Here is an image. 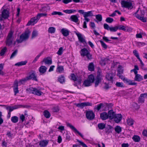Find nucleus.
Instances as JSON below:
<instances>
[{"instance_id": "1", "label": "nucleus", "mask_w": 147, "mask_h": 147, "mask_svg": "<svg viewBox=\"0 0 147 147\" xmlns=\"http://www.w3.org/2000/svg\"><path fill=\"white\" fill-rule=\"evenodd\" d=\"M4 106L6 107V109L9 111L7 115V117L8 119L10 118V117L11 112L13 111L14 110L21 107L27 108L29 107L28 105H15L12 107L5 105H4Z\"/></svg>"}, {"instance_id": "2", "label": "nucleus", "mask_w": 147, "mask_h": 147, "mask_svg": "<svg viewBox=\"0 0 147 147\" xmlns=\"http://www.w3.org/2000/svg\"><path fill=\"white\" fill-rule=\"evenodd\" d=\"M13 32L10 30L7 35L5 41V44L7 46H10L13 42L14 45L16 44V42L14 41V38L13 36Z\"/></svg>"}, {"instance_id": "3", "label": "nucleus", "mask_w": 147, "mask_h": 147, "mask_svg": "<svg viewBox=\"0 0 147 147\" xmlns=\"http://www.w3.org/2000/svg\"><path fill=\"white\" fill-rule=\"evenodd\" d=\"M103 76L100 70H98L97 72V76L96 78H94V86L97 87L103 79Z\"/></svg>"}, {"instance_id": "4", "label": "nucleus", "mask_w": 147, "mask_h": 147, "mask_svg": "<svg viewBox=\"0 0 147 147\" xmlns=\"http://www.w3.org/2000/svg\"><path fill=\"white\" fill-rule=\"evenodd\" d=\"M81 56H86L88 59L90 60L92 59V55L90 52L86 48L82 49L80 52Z\"/></svg>"}, {"instance_id": "5", "label": "nucleus", "mask_w": 147, "mask_h": 147, "mask_svg": "<svg viewBox=\"0 0 147 147\" xmlns=\"http://www.w3.org/2000/svg\"><path fill=\"white\" fill-rule=\"evenodd\" d=\"M94 78L92 74L90 75L88 77V79L85 80L83 83V85L87 87L90 86L91 83L94 82Z\"/></svg>"}, {"instance_id": "6", "label": "nucleus", "mask_w": 147, "mask_h": 147, "mask_svg": "<svg viewBox=\"0 0 147 147\" xmlns=\"http://www.w3.org/2000/svg\"><path fill=\"white\" fill-rule=\"evenodd\" d=\"M26 90L29 91L30 93H32L38 96L41 95L43 93L40 90L32 87H30L29 88L27 89Z\"/></svg>"}, {"instance_id": "7", "label": "nucleus", "mask_w": 147, "mask_h": 147, "mask_svg": "<svg viewBox=\"0 0 147 147\" xmlns=\"http://www.w3.org/2000/svg\"><path fill=\"white\" fill-rule=\"evenodd\" d=\"M122 7L127 8L128 9H131L133 8V6L131 2L122 0L121 2Z\"/></svg>"}, {"instance_id": "8", "label": "nucleus", "mask_w": 147, "mask_h": 147, "mask_svg": "<svg viewBox=\"0 0 147 147\" xmlns=\"http://www.w3.org/2000/svg\"><path fill=\"white\" fill-rule=\"evenodd\" d=\"M30 32L28 29H27L24 33L20 36V38L21 39L24 40L28 38Z\"/></svg>"}, {"instance_id": "9", "label": "nucleus", "mask_w": 147, "mask_h": 147, "mask_svg": "<svg viewBox=\"0 0 147 147\" xmlns=\"http://www.w3.org/2000/svg\"><path fill=\"white\" fill-rule=\"evenodd\" d=\"M86 117L87 119L90 120L93 119L95 117V115L92 111H87L86 112Z\"/></svg>"}, {"instance_id": "10", "label": "nucleus", "mask_w": 147, "mask_h": 147, "mask_svg": "<svg viewBox=\"0 0 147 147\" xmlns=\"http://www.w3.org/2000/svg\"><path fill=\"white\" fill-rule=\"evenodd\" d=\"M67 126V127H69L72 130H73L74 132L76 134H78L82 138H83L84 137L83 135L73 125H71L70 123L67 122L66 123Z\"/></svg>"}, {"instance_id": "11", "label": "nucleus", "mask_w": 147, "mask_h": 147, "mask_svg": "<svg viewBox=\"0 0 147 147\" xmlns=\"http://www.w3.org/2000/svg\"><path fill=\"white\" fill-rule=\"evenodd\" d=\"M139 9L140 8H139L138 9L135 13L133 14V15L142 22H146V18L143 16H140L138 14V13L139 12Z\"/></svg>"}, {"instance_id": "12", "label": "nucleus", "mask_w": 147, "mask_h": 147, "mask_svg": "<svg viewBox=\"0 0 147 147\" xmlns=\"http://www.w3.org/2000/svg\"><path fill=\"white\" fill-rule=\"evenodd\" d=\"M147 98V93L141 94L138 98V103H144V99Z\"/></svg>"}, {"instance_id": "13", "label": "nucleus", "mask_w": 147, "mask_h": 147, "mask_svg": "<svg viewBox=\"0 0 147 147\" xmlns=\"http://www.w3.org/2000/svg\"><path fill=\"white\" fill-rule=\"evenodd\" d=\"M39 20L37 16L34 17L30 19L27 24V25L30 26L31 25H34L35 24L37 23Z\"/></svg>"}, {"instance_id": "14", "label": "nucleus", "mask_w": 147, "mask_h": 147, "mask_svg": "<svg viewBox=\"0 0 147 147\" xmlns=\"http://www.w3.org/2000/svg\"><path fill=\"white\" fill-rule=\"evenodd\" d=\"M2 17L0 18V20H3V18H7L9 17V13L6 9H4L2 12Z\"/></svg>"}, {"instance_id": "15", "label": "nucleus", "mask_w": 147, "mask_h": 147, "mask_svg": "<svg viewBox=\"0 0 147 147\" xmlns=\"http://www.w3.org/2000/svg\"><path fill=\"white\" fill-rule=\"evenodd\" d=\"M92 104L89 102H82L80 103L76 104V105L77 107L83 109L84 107L91 106Z\"/></svg>"}, {"instance_id": "16", "label": "nucleus", "mask_w": 147, "mask_h": 147, "mask_svg": "<svg viewBox=\"0 0 147 147\" xmlns=\"http://www.w3.org/2000/svg\"><path fill=\"white\" fill-rule=\"evenodd\" d=\"M93 16L92 12V11H88L87 12H85V14L84 15V20L85 21L88 22L89 20L90 19L88 18L87 17L88 16Z\"/></svg>"}, {"instance_id": "17", "label": "nucleus", "mask_w": 147, "mask_h": 147, "mask_svg": "<svg viewBox=\"0 0 147 147\" xmlns=\"http://www.w3.org/2000/svg\"><path fill=\"white\" fill-rule=\"evenodd\" d=\"M76 34L77 36L79 41L81 43H86V42L84 39L83 38L82 35L79 32H76Z\"/></svg>"}, {"instance_id": "18", "label": "nucleus", "mask_w": 147, "mask_h": 147, "mask_svg": "<svg viewBox=\"0 0 147 147\" xmlns=\"http://www.w3.org/2000/svg\"><path fill=\"white\" fill-rule=\"evenodd\" d=\"M42 62H44L46 65L47 64L48 65L51 64L52 63V60L49 57L44 58Z\"/></svg>"}, {"instance_id": "19", "label": "nucleus", "mask_w": 147, "mask_h": 147, "mask_svg": "<svg viewBox=\"0 0 147 147\" xmlns=\"http://www.w3.org/2000/svg\"><path fill=\"white\" fill-rule=\"evenodd\" d=\"M28 80L32 79L36 81H37V79L36 78L35 74L34 72H32L28 76L26 77Z\"/></svg>"}, {"instance_id": "20", "label": "nucleus", "mask_w": 147, "mask_h": 147, "mask_svg": "<svg viewBox=\"0 0 147 147\" xmlns=\"http://www.w3.org/2000/svg\"><path fill=\"white\" fill-rule=\"evenodd\" d=\"M114 118L115 122L116 123H118L121 120L122 116L121 114H117L115 115Z\"/></svg>"}, {"instance_id": "21", "label": "nucleus", "mask_w": 147, "mask_h": 147, "mask_svg": "<svg viewBox=\"0 0 147 147\" xmlns=\"http://www.w3.org/2000/svg\"><path fill=\"white\" fill-rule=\"evenodd\" d=\"M108 115L109 119H112L114 118L116 114L113 111L111 110L108 111Z\"/></svg>"}, {"instance_id": "22", "label": "nucleus", "mask_w": 147, "mask_h": 147, "mask_svg": "<svg viewBox=\"0 0 147 147\" xmlns=\"http://www.w3.org/2000/svg\"><path fill=\"white\" fill-rule=\"evenodd\" d=\"M115 74L114 73L108 74L106 77V78L109 81H113V77L115 76Z\"/></svg>"}, {"instance_id": "23", "label": "nucleus", "mask_w": 147, "mask_h": 147, "mask_svg": "<svg viewBox=\"0 0 147 147\" xmlns=\"http://www.w3.org/2000/svg\"><path fill=\"white\" fill-rule=\"evenodd\" d=\"M61 32L65 36H67L69 34V31L68 30L63 28L61 30Z\"/></svg>"}, {"instance_id": "24", "label": "nucleus", "mask_w": 147, "mask_h": 147, "mask_svg": "<svg viewBox=\"0 0 147 147\" xmlns=\"http://www.w3.org/2000/svg\"><path fill=\"white\" fill-rule=\"evenodd\" d=\"M100 117L103 120H106L109 118L108 115L107 113L104 112L100 114Z\"/></svg>"}, {"instance_id": "25", "label": "nucleus", "mask_w": 147, "mask_h": 147, "mask_svg": "<svg viewBox=\"0 0 147 147\" xmlns=\"http://www.w3.org/2000/svg\"><path fill=\"white\" fill-rule=\"evenodd\" d=\"M124 82L129 85H136L137 83L135 82H133L132 80L126 78Z\"/></svg>"}, {"instance_id": "26", "label": "nucleus", "mask_w": 147, "mask_h": 147, "mask_svg": "<svg viewBox=\"0 0 147 147\" xmlns=\"http://www.w3.org/2000/svg\"><path fill=\"white\" fill-rule=\"evenodd\" d=\"M113 129V127L110 125H108V126L105 129V131L107 134H109L112 132L111 130Z\"/></svg>"}, {"instance_id": "27", "label": "nucleus", "mask_w": 147, "mask_h": 147, "mask_svg": "<svg viewBox=\"0 0 147 147\" xmlns=\"http://www.w3.org/2000/svg\"><path fill=\"white\" fill-rule=\"evenodd\" d=\"M135 74L136 76L134 78L135 80L137 81L140 82L143 80V77L140 74H138L137 73V74Z\"/></svg>"}, {"instance_id": "28", "label": "nucleus", "mask_w": 147, "mask_h": 147, "mask_svg": "<svg viewBox=\"0 0 147 147\" xmlns=\"http://www.w3.org/2000/svg\"><path fill=\"white\" fill-rule=\"evenodd\" d=\"M48 141L44 140L40 141L39 142V145L41 147H45L48 144Z\"/></svg>"}, {"instance_id": "29", "label": "nucleus", "mask_w": 147, "mask_h": 147, "mask_svg": "<svg viewBox=\"0 0 147 147\" xmlns=\"http://www.w3.org/2000/svg\"><path fill=\"white\" fill-rule=\"evenodd\" d=\"M47 68L44 66H41L39 69V72L42 74H44L46 71Z\"/></svg>"}, {"instance_id": "30", "label": "nucleus", "mask_w": 147, "mask_h": 147, "mask_svg": "<svg viewBox=\"0 0 147 147\" xmlns=\"http://www.w3.org/2000/svg\"><path fill=\"white\" fill-rule=\"evenodd\" d=\"M70 19L72 21L76 23L78 22V18L76 15L71 16L70 17Z\"/></svg>"}, {"instance_id": "31", "label": "nucleus", "mask_w": 147, "mask_h": 147, "mask_svg": "<svg viewBox=\"0 0 147 147\" xmlns=\"http://www.w3.org/2000/svg\"><path fill=\"white\" fill-rule=\"evenodd\" d=\"M88 69L90 71H94V65L93 63H89L88 67Z\"/></svg>"}, {"instance_id": "32", "label": "nucleus", "mask_w": 147, "mask_h": 147, "mask_svg": "<svg viewBox=\"0 0 147 147\" xmlns=\"http://www.w3.org/2000/svg\"><path fill=\"white\" fill-rule=\"evenodd\" d=\"M64 70V68L62 66L58 65L57 69V71L59 73H61L63 72Z\"/></svg>"}, {"instance_id": "33", "label": "nucleus", "mask_w": 147, "mask_h": 147, "mask_svg": "<svg viewBox=\"0 0 147 147\" xmlns=\"http://www.w3.org/2000/svg\"><path fill=\"white\" fill-rule=\"evenodd\" d=\"M103 107V104L102 103H100L95 106L94 108V109L99 111L102 107Z\"/></svg>"}, {"instance_id": "34", "label": "nucleus", "mask_w": 147, "mask_h": 147, "mask_svg": "<svg viewBox=\"0 0 147 147\" xmlns=\"http://www.w3.org/2000/svg\"><path fill=\"white\" fill-rule=\"evenodd\" d=\"M132 139L134 142H139L140 141V137L136 135H134Z\"/></svg>"}, {"instance_id": "35", "label": "nucleus", "mask_w": 147, "mask_h": 147, "mask_svg": "<svg viewBox=\"0 0 147 147\" xmlns=\"http://www.w3.org/2000/svg\"><path fill=\"white\" fill-rule=\"evenodd\" d=\"M11 120L13 123H16L18 121V118L16 116H14L11 117Z\"/></svg>"}, {"instance_id": "36", "label": "nucleus", "mask_w": 147, "mask_h": 147, "mask_svg": "<svg viewBox=\"0 0 147 147\" xmlns=\"http://www.w3.org/2000/svg\"><path fill=\"white\" fill-rule=\"evenodd\" d=\"M27 61H22L20 62H19L15 64V65H17L18 66H22L23 65H25L27 63Z\"/></svg>"}, {"instance_id": "37", "label": "nucleus", "mask_w": 147, "mask_h": 147, "mask_svg": "<svg viewBox=\"0 0 147 147\" xmlns=\"http://www.w3.org/2000/svg\"><path fill=\"white\" fill-rule=\"evenodd\" d=\"M55 31V28L53 27H49L48 30V32L51 34L54 33Z\"/></svg>"}, {"instance_id": "38", "label": "nucleus", "mask_w": 147, "mask_h": 147, "mask_svg": "<svg viewBox=\"0 0 147 147\" xmlns=\"http://www.w3.org/2000/svg\"><path fill=\"white\" fill-rule=\"evenodd\" d=\"M76 11V10H73L71 9H66L63 11V12H64L65 13L68 14L71 13Z\"/></svg>"}, {"instance_id": "39", "label": "nucleus", "mask_w": 147, "mask_h": 147, "mask_svg": "<svg viewBox=\"0 0 147 147\" xmlns=\"http://www.w3.org/2000/svg\"><path fill=\"white\" fill-rule=\"evenodd\" d=\"M58 81L61 83L63 84L65 82V78L64 76H61L58 78Z\"/></svg>"}, {"instance_id": "40", "label": "nucleus", "mask_w": 147, "mask_h": 147, "mask_svg": "<svg viewBox=\"0 0 147 147\" xmlns=\"http://www.w3.org/2000/svg\"><path fill=\"white\" fill-rule=\"evenodd\" d=\"M98 126L99 129H103L105 128V125L103 123H100L98 124Z\"/></svg>"}, {"instance_id": "41", "label": "nucleus", "mask_w": 147, "mask_h": 147, "mask_svg": "<svg viewBox=\"0 0 147 147\" xmlns=\"http://www.w3.org/2000/svg\"><path fill=\"white\" fill-rule=\"evenodd\" d=\"M115 131L118 134L120 133L121 131V128L118 126H116L115 128Z\"/></svg>"}, {"instance_id": "42", "label": "nucleus", "mask_w": 147, "mask_h": 147, "mask_svg": "<svg viewBox=\"0 0 147 147\" xmlns=\"http://www.w3.org/2000/svg\"><path fill=\"white\" fill-rule=\"evenodd\" d=\"M44 116L47 118H49L51 116L50 113L47 110H45L44 112Z\"/></svg>"}, {"instance_id": "43", "label": "nucleus", "mask_w": 147, "mask_h": 147, "mask_svg": "<svg viewBox=\"0 0 147 147\" xmlns=\"http://www.w3.org/2000/svg\"><path fill=\"white\" fill-rule=\"evenodd\" d=\"M28 80L27 77L24 78L20 80L19 82V83L20 84H23L27 80Z\"/></svg>"}, {"instance_id": "44", "label": "nucleus", "mask_w": 147, "mask_h": 147, "mask_svg": "<svg viewBox=\"0 0 147 147\" xmlns=\"http://www.w3.org/2000/svg\"><path fill=\"white\" fill-rule=\"evenodd\" d=\"M127 123L128 125L131 126L134 124V120L131 119H129L127 120Z\"/></svg>"}, {"instance_id": "45", "label": "nucleus", "mask_w": 147, "mask_h": 147, "mask_svg": "<svg viewBox=\"0 0 147 147\" xmlns=\"http://www.w3.org/2000/svg\"><path fill=\"white\" fill-rule=\"evenodd\" d=\"M52 15H58L59 16H62L63 15V14L61 12L54 11L51 13Z\"/></svg>"}, {"instance_id": "46", "label": "nucleus", "mask_w": 147, "mask_h": 147, "mask_svg": "<svg viewBox=\"0 0 147 147\" xmlns=\"http://www.w3.org/2000/svg\"><path fill=\"white\" fill-rule=\"evenodd\" d=\"M108 59L106 58L101 59L100 62L101 65L102 66L105 65L106 64V61Z\"/></svg>"}, {"instance_id": "47", "label": "nucleus", "mask_w": 147, "mask_h": 147, "mask_svg": "<svg viewBox=\"0 0 147 147\" xmlns=\"http://www.w3.org/2000/svg\"><path fill=\"white\" fill-rule=\"evenodd\" d=\"M7 50V48L5 47H4L1 51L0 54L1 56L3 55L6 52Z\"/></svg>"}, {"instance_id": "48", "label": "nucleus", "mask_w": 147, "mask_h": 147, "mask_svg": "<svg viewBox=\"0 0 147 147\" xmlns=\"http://www.w3.org/2000/svg\"><path fill=\"white\" fill-rule=\"evenodd\" d=\"M118 73L117 74H122L123 73V70L122 69V67L121 66H119L117 69Z\"/></svg>"}, {"instance_id": "49", "label": "nucleus", "mask_w": 147, "mask_h": 147, "mask_svg": "<svg viewBox=\"0 0 147 147\" xmlns=\"http://www.w3.org/2000/svg\"><path fill=\"white\" fill-rule=\"evenodd\" d=\"M18 51L16 49L15 51H14L13 52L12 54H11L10 59L13 58L16 55L17 53H18Z\"/></svg>"}, {"instance_id": "50", "label": "nucleus", "mask_w": 147, "mask_h": 147, "mask_svg": "<svg viewBox=\"0 0 147 147\" xmlns=\"http://www.w3.org/2000/svg\"><path fill=\"white\" fill-rule=\"evenodd\" d=\"M47 16V14L46 13H38L37 16L39 19L41 17L43 16Z\"/></svg>"}, {"instance_id": "51", "label": "nucleus", "mask_w": 147, "mask_h": 147, "mask_svg": "<svg viewBox=\"0 0 147 147\" xmlns=\"http://www.w3.org/2000/svg\"><path fill=\"white\" fill-rule=\"evenodd\" d=\"M96 18L97 20L99 22H100L102 20V18L101 15L98 14L96 16Z\"/></svg>"}, {"instance_id": "52", "label": "nucleus", "mask_w": 147, "mask_h": 147, "mask_svg": "<svg viewBox=\"0 0 147 147\" xmlns=\"http://www.w3.org/2000/svg\"><path fill=\"white\" fill-rule=\"evenodd\" d=\"M114 21V20L113 18H110L108 17L105 20V21L107 23H111L113 22Z\"/></svg>"}, {"instance_id": "53", "label": "nucleus", "mask_w": 147, "mask_h": 147, "mask_svg": "<svg viewBox=\"0 0 147 147\" xmlns=\"http://www.w3.org/2000/svg\"><path fill=\"white\" fill-rule=\"evenodd\" d=\"M118 30L117 26L114 27H110L109 30L111 32H115L116 31Z\"/></svg>"}, {"instance_id": "54", "label": "nucleus", "mask_w": 147, "mask_h": 147, "mask_svg": "<svg viewBox=\"0 0 147 147\" xmlns=\"http://www.w3.org/2000/svg\"><path fill=\"white\" fill-rule=\"evenodd\" d=\"M125 27L123 25H119V26H117L118 29L122 30L124 31L125 30Z\"/></svg>"}, {"instance_id": "55", "label": "nucleus", "mask_w": 147, "mask_h": 147, "mask_svg": "<svg viewBox=\"0 0 147 147\" xmlns=\"http://www.w3.org/2000/svg\"><path fill=\"white\" fill-rule=\"evenodd\" d=\"M133 53L138 59L140 58L139 54L137 50H134L133 51Z\"/></svg>"}, {"instance_id": "56", "label": "nucleus", "mask_w": 147, "mask_h": 147, "mask_svg": "<svg viewBox=\"0 0 147 147\" xmlns=\"http://www.w3.org/2000/svg\"><path fill=\"white\" fill-rule=\"evenodd\" d=\"M37 36V32L36 30L33 31L32 34V38H33Z\"/></svg>"}, {"instance_id": "57", "label": "nucleus", "mask_w": 147, "mask_h": 147, "mask_svg": "<svg viewBox=\"0 0 147 147\" xmlns=\"http://www.w3.org/2000/svg\"><path fill=\"white\" fill-rule=\"evenodd\" d=\"M100 42L103 48L105 49H107V45L102 40H100Z\"/></svg>"}, {"instance_id": "58", "label": "nucleus", "mask_w": 147, "mask_h": 147, "mask_svg": "<svg viewBox=\"0 0 147 147\" xmlns=\"http://www.w3.org/2000/svg\"><path fill=\"white\" fill-rule=\"evenodd\" d=\"M77 142L79 143L83 147H88L83 142L79 140H77Z\"/></svg>"}, {"instance_id": "59", "label": "nucleus", "mask_w": 147, "mask_h": 147, "mask_svg": "<svg viewBox=\"0 0 147 147\" xmlns=\"http://www.w3.org/2000/svg\"><path fill=\"white\" fill-rule=\"evenodd\" d=\"M63 52V48L62 47H61L59 49L58 51L57 52V54L59 55H61L62 54Z\"/></svg>"}, {"instance_id": "60", "label": "nucleus", "mask_w": 147, "mask_h": 147, "mask_svg": "<svg viewBox=\"0 0 147 147\" xmlns=\"http://www.w3.org/2000/svg\"><path fill=\"white\" fill-rule=\"evenodd\" d=\"M125 31L130 32H132L133 29L131 27L126 26L125 27Z\"/></svg>"}, {"instance_id": "61", "label": "nucleus", "mask_w": 147, "mask_h": 147, "mask_svg": "<svg viewBox=\"0 0 147 147\" xmlns=\"http://www.w3.org/2000/svg\"><path fill=\"white\" fill-rule=\"evenodd\" d=\"M116 85L118 87H123V83L122 82H117L116 84Z\"/></svg>"}, {"instance_id": "62", "label": "nucleus", "mask_w": 147, "mask_h": 147, "mask_svg": "<svg viewBox=\"0 0 147 147\" xmlns=\"http://www.w3.org/2000/svg\"><path fill=\"white\" fill-rule=\"evenodd\" d=\"M117 76L119 77L120 78L123 80L124 82L126 78L122 75V74H117Z\"/></svg>"}, {"instance_id": "63", "label": "nucleus", "mask_w": 147, "mask_h": 147, "mask_svg": "<svg viewBox=\"0 0 147 147\" xmlns=\"http://www.w3.org/2000/svg\"><path fill=\"white\" fill-rule=\"evenodd\" d=\"M18 82L17 80H16L14 82L13 87V88L18 87Z\"/></svg>"}, {"instance_id": "64", "label": "nucleus", "mask_w": 147, "mask_h": 147, "mask_svg": "<svg viewBox=\"0 0 147 147\" xmlns=\"http://www.w3.org/2000/svg\"><path fill=\"white\" fill-rule=\"evenodd\" d=\"M71 77L72 80L75 81L77 80V78L76 77L75 75L74 74H72L71 75Z\"/></svg>"}]
</instances>
